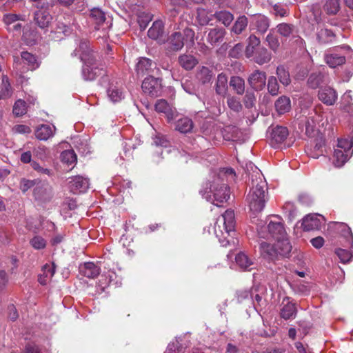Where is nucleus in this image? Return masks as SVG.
Masks as SVG:
<instances>
[{
  "mask_svg": "<svg viewBox=\"0 0 353 353\" xmlns=\"http://www.w3.org/2000/svg\"><path fill=\"white\" fill-rule=\"evenodd\" d=\"M272 219L268 220L267 225L260 226L257 230L259 236L263 239H277L286 236V232L281 217L272 216Z\"/></svg>",
  "mask_w": 353,
  "mask_h": 353,
  "instance_id": "5",
  "label": "nucleus"
},
{
  "mask_svg": "<svg viewBox=\"0 0 353 353\" xmlns=\"http://www.w3.org/2000/svg\"><path fill=\"white\" fill-rule=\"evenodd\" d=\"M250 59L259 65L269 63L272 59V54L263 46L259 48L258 51Z\"/></svg>",
  "mask_w": 353,
  "mask_h": 353,
  "instance_id": "30",
  "label": "nucleus"
},
{
  "mask_svg": "<svg viewBox=\"0 0 353 353\" xmlns=\"http://www.w3.org/2000/svg\"><path fill=\"white\" fill-rule=\"evenodd\" d=\"M352 143L347 139H339L334 152V164L336 167L343 166L352 156Z\"/></svg>",
  "mask_w": 353,
  "mask_h": 353,
  "instance_id": "7",
  "label": "nucleus"
},
{
  "mask_svg": "<svg viewBox=\"0 0 353 353\" xmlns=\"http://www.w3.org/2000/svg\"><path fill=\"white\" fill-rule=\"evenodd\" d=\"M23 63L27 65V70H34L39 67V62L37 57L27 51H23L21 54Z\"/></svg>",
  "mask_w": 353,
  "mask_h": 353,
  "instance_id": "35",
  "label": "nucleus"
},
{
  "mask_svg": "<svg viewBox=\"0 0 353 353\" xmlns=\"http://www.w3.org/2000/svg\"><path fill=\"white\" fill-rule=\"evenodd\" d=\"M212 77L213 73L212 70L205 66L199 68L196 74V79L203 84L209 83Z\"/></svg>",
  "mask_w": 353,
  "mask_h": 353,
  "instance_id": "41",
  "label": "nucleus"
},
{
  "mask_svg": "<svg viewBox=\"0 0 353 353\" xmlns=\"http://www.w3.org/2000/svg\"><path fill=\"white\" fill-rule=\"evenodd\" d=\"M248 24V18L245 15L240 16L237 18L236 21L234 22L231 31L232 32L239 34L243 30H245L246 27Z\"/></svg>",
  "mask_w": 353,
  "mask_h": 353,
  "instance_id": "43",
  "label": "nucleus"
},
{
  "mask_svg": "<svg viewBox=\"0 0 353 353\" xmlns=\"http://www.w3.org/2000/svg\"><path fill=\"white\" fill-rule=\"evenodd\" d=\"M163 33V23L161 21H156L150 28L148 35L152 39H157L162 36Z\"/></svg>",
  "mask_w": 353,
  "mask_h": 353,
  "instance_id": "40",
  "label": "nucleus"
},
{
  "mask_svg": "<svg viewBox=\"0 0 353 353\" xmlns=\"http://www.w3.org/2000/svg\"><path fill=\"white\" fill-rule=\"evenodd\" d=\"M230 85L235 90L236 94H243L245 91V81L239 77H232L230 81Z\"/></svg>",
  "mask_w": 353,
  "mask_h": 353,
  "instance_id": "45",
  "label": "nucleus"
},
{
  "mask_svg": "<svg viewBox=\"0 0 353 353\" xmlns=\"http://www.w3.org/2000/svg\"><path fill=\"white\" fill-rule=\"evenodd\" d=\"M270 25V19L263 14H254L252 17L250 27L260 34L267 32Z\"/></svg>",
  "mask_w": 353,
  "mask_h": 353,
  "instance_id": "13",
  "label": "nucleus"
},
{
  "mask_svg": "<svg viewBox=\"0 0 353 353\" xmlns=\"http://www.w3.org/2000/svg\"><path fill=\"white\" fill-rule=\"evenodd\" d=\"M319 99L327 105H332L337 100L338 95L336 92L330 87L321 88L319 91Z\"/></svg>",
  "mask_w": 353,
  "mask_h": 353,
  "instance_id": "18",
  "label": "nucleus"
},
{
  "mask_svg": "<svg viewBox=\"0 0 353 353\" xmlns=\"http://www.w3.org/2000/svg\"><path fill=\"white\" fill-rule=\"evenodd\" d=\"M13 131L19 134H29L31 132V130L28 125L22 124L15 125L13 128Z\"/></svg>",
  "mask_w": 353,
  "mask_h": 353,
  "instance_id": "64",
  "label": "nucleus"
},
{
  "mask_svg": "<svg viewBox=\"0 0 353 353\" xmlns=\"http://www.w3.org/2000/svg\"><path fill=\"white\" fill-rule=\"evenodd\" d=\"M156 68V64L145 57H142L139 59L136 65V71L137 75L144 76L145 74H149L153 72V69Z\"/></svg>",
  "mask_w": 353,
  "mask_h": 353,
  "instance_id": "20",
  "label": "nucleus"
},
{
  "mask_svg": "<svg viewBox=\"0 0 353 353\" xmlns=\"http://www.w3.org/2000/svg\"><path fill=\"white\" fill-rule=\"evenodd\" d=\"M261 255L266 259L273 261L279 257L275 245H270L266 242L260 244Z\"/></svg>",
  "mask_w": 353,
  "mask_h": 353,
  "instance_id": "31",
  "label": "nucleus"
},
{
  "mask_svg": "<svg viewBox=\"0 0 353 353\" xmlns=\"http://www.w3.org/2000/svg\"><path fill=\"white\" fill-rule=\"evenodd\" d=\"M26 103L22 99L17 100L13 106V114L17 117L22 116L26 113Z\"/></svg>",
  "mask_w": 353,
  "mask_h": 353,
  "instance_id": "51",
  "label": "nucleus"
},
{
  "mask_svg": "<svg viewBox=\"0 0 353 353\" xmlns=\"http://www.w3.org/2000/svg\"><path fill=\"white\" fill-rule=\"evenodd\" d=\"M154 108L157 112L164 114L168 122L172 121L177 115L176 109L165 99L157 100Z\"/></svg>",
  "mask_w": 353,
  "mask_h": 353,
  "instance_id": "12",
  "label": "nucleus"
},
{
  "mask_svg": "<svg viewBox=\"0 0 353 353\" xmlns=\"http://www.w3.org/2000/svg\"><path fill=\"white\" fill-rule=\"evenodd\" d=\"M213 17L217 20V21L221 23L225 26L230 25L232 21L234 20L233 14L228 10H219L216 12Z\"/></svg>",
  "mask_w": 353,
  "mask_h": 353,
  "instance_id": "39",
  "label": "nucleus"
},
{
  "mask_svg": "<svg viewBox=\"0 0 353 353\" xmlns=\"http://www.w3.org/2000/svg\"><path fill=\"white\" fill-rule=\"evenodd\" d=\"M37 182V181L34 180H28L26 179H22L20 181V189L23 192H26L31 188H34Z\"/></svg>",
  "mask_w": 353,
  "mask_h": 353,
  "instance_id": "59",
  "label": "nucleus"
},
{
  "mask_svg": "<svg viewBox=\"0 0 353 353\" xmlns=\"http://www.w3.org/2000/svg\"><path fill=\"white\" fill-rule=\"evenodd\" d=\"M274 106L279 114H285L291 109L290 99L286 96H281L275 101Z\"/></svg>",
  "mask_w": 353,
  "mask_h": 353,
  "instance_id": "36",
  "label": "nucleus"
},
{
  "mask_svg": "<svg viewBox=\"0 0 353 353\" xmlns=\"http://www.w3.org/2000/svg\"><path fill=\"white\" fill-rule=\"evenodd\" d=\"M234 213L230 210H226L214 223V232L222 246L225 247L230 243L228 236L234 231Z\"/></svg>",
  "mask_w": 353,
  "mask_h": 353,
  "instance_id": "3",
  "label": "nucleus"
},
{
  "mask_svg": "<svg viewBox=\"0 0 353 353\" xmlns=\"http://www.w3.org/2000/svg\"><path fill=\"white\" fill-rule=\"evenodd\" d=\"M282 304L283 305L281 309V316L285 320L294 318L297 312L295 303H292L289 297H285Z\"/></svg>",
  "mask_w": 353,
  "mask_h": 353,
  "instance_id": "21",
  "label": "nucleus"
},
{
  "mask_svg": "<svg viewBox=\"0 0 353 353\" xmlns=\"http://www.w3.org/2000/svg\"><path fill=\"white\" fill-rule=\"evenodd\" d=\"M226 31L223 28H214L210 30L207 35V41L214 46L223 41Z\"/></svg>",
  "mask_w": 353,
  "mask_h": 353,
  "instance_id": "24",
  "label": "nucleus"
},
{
  "mask_svg": "<svg viewBox=\"0 0 353 353\" xmlns=\"http://www.w3.org/2000/svg\"><path fill=\"white\" fill-rule=\"evenodd\" d=\"M237 265L242 269L251 270L253 268L254 263L252 259L243 252L238 254L235 257Z\"/></svg>",
  "mask_w": 353,
  "mask_h": 353,
  "instance_id": "38",
  "label": "nucleus"
},
{
  "mask_svg": "<svg viewBox=\"0 0 353 353\" xmlns=\"http://www.w3.org/2000/svg\"><path fill=\"white\" fill-rule=\"evenodd\" d=\"M55 272V265L54 263H47L42 268V274L39 276L38 281L41 285H46L49 281L51 280L52 277Z\"/></svg>",
  "mask_w": 353,
  "mask_h": 353,
  "instance_id": "32",
  "label": "nucleus"
},
{
  "mask_svg": "<svg viewBox=\"0 0 353 353\" xmlns=\"http://www.w3.org/2000/svg\"><path fill=\"white\" fill-rule=\"evenodd\" d=\"M267 87L268 92L271 95L275 96L279 94V85L275 77H269Z\"/></svg>",
  "mask_w": 353,
  "mask_h": 353,
  "instance_id": "52",
  "label": "nucleus"
},
{
  "mask_svg": "<svg viewBox=\"0 0 353 353\" xmlns=\"http://www.w3.org/2000/svg\"><path fill=\"white\" fill-rule=\"evenodd\" d=\"M90 18L94 25L95 30H100L104 32L103 36H105L106 30L109 28V25L105 22V13L98 8H94L91 9Z\"/></svg>",
  "mask_w": 353,
  "mask_h": 353,
  "instance_id": "10",
  "label": "nucleus"
},
{
  "mask_svg": "<svg viewBox=\"0 0 353 353\" xmlns=\"http://www.w3.org/2000/svg\"><path fill=\"white\" fill-rule=\"evenodd\" d=\"M194 127L193 121L191 119L187 117H182L178 119L175 123L176 130L181 133H188L191 132Z\"/></svg>",
  "mask_w": 353,
  "mask_h": 353,
  "instance_id": "34",
  "label": "nucleus"
},
{
  "mask_svg": "<svg viewBox=\"0 0 353 353\" xmlns=\"http://www.w3.org/2000/svg\"><path fill=\"white\" fill-rule=\"evenodd\" d=\"M325 61L330 67L334 68L345 63V57L343 54H339L335 52H330L325 55Z\"/></svg>",
  "mask_w": 353,
  "mask_h": 353,
  "instance_id": "33",
  "label": "nucleus"
},
{
  "mask_svg": "<svg viewBox=\"0 0 353 353\" xmlns=\"http://www.w3.org/2000/svg\"><path fill=\"white\" fill-rule=\"evenodd\" d=\"M164 353H185V350L176 341L170 343Z\"/></svg>",
  "mask_w": 353,
  "mask_h": 353,
  "instance_id": "58",
  "label": "nucleus"
},
{
  "mask_svg": "<svg viewBox=\"0 0 353 353\" xmlns=\"http://www.w3.org/2000/svg\"><path fill=\"white\" fill-rule=\"evenodd\" d=\"M52 19V17L47 10H39L34 14V21L41 29L48 28Z\"/></svg>",
  "mask_w": 353,
  "mask_h": 353,
  "instance_id": "19",
  "label": "nucleus"
},
{
  "mask_svg": "<svg viewBox=\"0 0 353 353\" xmlns=\"http://www.w3.org/2000/svg\"><path fill=\"white\" fill-rule=\"evenodd\" d=\"M323 82V75L321 73L312 74L308 80L309 86L313 89L316 88Z\"/></svg>",
  "mask_w": 353,
  "mask_h": 353,
  "instance_id": "54",
  "label": "nucleus"
},
{
  "mask_svg": "<svg viewBox=\"0 0 353 353\" xmlns=\"http://www.w3.org/2000/svg\"><path fill=\"white\" fill-rule=\"evenodd\" d=\"M31 166L35 171L41 174H46L48 176L51 174V170L48 168H43L36 161H32L31 163Z\"/></svg>",
  "mask_w": 353,
  "mask_h": 353,
  "instance_id": "62",
  "label": "nucleus"
},
{
  "mask_svg": "<svg viewBox=\"0 0 353 353\" xmlns=\"http://www.w3.org/2000/svg\"><path fill=\"white\" fill-rule=\"evenodd\" d=\"M276 242L274 243L279 256H286L290 254L292 250V245L287 238V235L282 238L275 239Z\"/></svg>",
  "mask_w": 353,
  "mask_h": 353,
  "instance_id": "29",
  "label": "nucleus"
},
{
  "mask_svg": "<svg viewBox=\"0 0 353 353\" xmlns=\"http://www.w3.org/2000/svg\"><path fill=\"white\" fill-rule=\"evenodd\" d=\"M61 161L68 165L77 161V155L73 150H65L61 154Z\"/></svg>",
  "mask_w": 353,
  "mask_h": 353,
  "instance_id": "53",
  "label": "nucleus"
},
{
  "mask_svg": "<svg viewBox=\"0 0 353 353\" xmlns=\"http://www.w3.org/2000/svg\"><path fill=\"white\" fill-rule=\"evenodd\" d=\"M71 56L78 57L84 63L82 76L85 80L93 81L102 74L103 66L95 52L90 48L88 40H81L78 46L71 53Z\"/></svg>",
  "mask_w": 353,
  "mask_h": 353,
  "instance_id": "1",
  "label": "nucleus"
},
{
  "mask_svg": "<svg viewBox=\"0 0 353 353\" xmlns=\"http://www.w3.org/2000/svg\"><path fill=\"white\" fill-rule=\"evenodd\" d=\"M227 103L229 108L235 112H239L242 109L240 101L234 97H228Z\"/></svg>",
  "mask_w": 353,
  "mask_h": 353,
  "instance_id": "60",
  "label": "nucleus"
},
{
  "mask_svg": "<svg viewBox=\"0 0 353 353\" xmlns=\"http://www.w3.org/2000/svg\"><path fill=\"white\" fill-rule=\"evenodd\" d=\"M340 9V0H327L323 10L327 14H336Z\"/></svg>",
  "mask_w": 353,
  "mask_h": 353,
  "instance_id": "46",
  "label": "nucleus"
},
{
  "mask_svg": "<svg viewBox=\"0 0 353 353\" xmlns=\"http://www.w3.org/2000/svg\"><path fill=\"white\" fill-rule=\"evenodd\" d=\"M276 75L280 81V82L285 86H287L290 84L291 79L290 77V73L283 65H279L276 68Z\"/></svg>",
  "mask_w": 353,
  "mask_h": 353,
  "instance_id": "44",
  "label": "nucleus"
},
{
  "mask_svg": "<svg viewBox=\"0 0 353 353\" xmlns=\"http://www.w3.org/2000/svg\"><path fill=\"white\" fill-rule=\"evenodd\" d=\"M33 195L36 200H49L52 197V188L47 183L38 181L34 188Z\"/></svg>",
  "mask_w": 353,
  "mask_h": 353,
  "instance_id": "16",
  "label": "nucleus"
},
{
  "mask_svg": "<svg viewBox=\"0 0 353 353\" xmlns=\"http://www.w3.org/2000/svg\"><path fill=\"white\" fill-rule=\"evenodd\" d=\"M107 94L113 103L119 102L124 98L123 90L116 85H110L107 90Z\"/></svg>",
  "mask_w": 353,
  "mask_h": 353,
  "instance_id": "42",
  "label": "nucleus"
},
{
  "mask_svg": "<svg viewBox=\"0 0 353 353\" xmlns=\"http://www.w3.org/2000/svg\"><path fill=\"white\" fill-rule=\"evenodd\" d=\"M80 272L90 279H94L100 274V268L92 262H87L79 268Z\"/></svg>",
  "mask_w": 353,
  "mask_h": 353,
  "instance_id": "26",
  "label": "nucleus"
},
{
  "mask_svg": "<svg viewBox=\"0 0 353 353\" xmlns=\"http://www.w3.org/2000/svg\"><path fill=\"white\" fill-rule=\"evenodd\" d=\"M265 41L268 46L274 52H276L280 46V43L277 36L271 32L266 36Z\"/></svg>",
  "mask_w": 353,
  "mask_h": 353,
  "instance_id": "50",
  "label": "nucleus"
},
{
  "mask_svg": "<svg viewBox=\"0 0 353 353\" xmlns=\"http://www.w3.org/2000/svg\"><path fill=\"white\" fill-rule=\"evenodd\" d=\"M266 79L267 76L265 72L256 70L250 74L248 82L254 90L261 91L265 86Z\"/></svg>",
  "mask_w": 353,
  "mask_h": 353,
  "instance_id": "11",
  "label": "nucleus"
},
{
  "mask_svg": "<svg viewBox=\"0 0 353 353\" xmlns=\"http://www.w3.org/2000/svg\"><path fill=\"white\" fill-rule=\"evenodd\" d=\"M179 65L185 70H192L199 63L198 59L190 54H183L178 57Z\"/></svg>",
  "mask_w": 353,
  "mask_h": 353,
  "instance_id": "28",
  "label": "nucleus"
},
{
  "mask_svg": "<svg viewBox=\"0 0 353 353\" xmlns=\"http://www.w3.org/2000/svg\"><path fill=\"white\" fill-rule=\"evenodd\" d=\"M141 88L145 93L151 96H157L161 90V82L158 78L150 75L143 80Z\"/></svg>",
  "mask_w": 353,
  "mask_h": 353,
  "instance_id": "15",
  "label": "nucleus"
},
{
  "mask_svg": "<svg viewBox=\"0 0 353 353\" xmlns=\"http://www.w3.org/2000/svg\"><path fill=\"white\" fill-rule=\"evenodd\" d=\"M30 243L36 250L44 249L46 246V241L40 236H34Z\"/></svg>",
  "mask_w": 353,
  "mask_h": 353,
  "instance_id": "56",
  "label": "nucleus"
},
{
  "mask_svg": "<svg viewBox=\"0 0 353 353\" xmlns=\"http://www.w3.org/2000/svg\"><path fill=\"white\" fill-rule=\"evenodd\" d=\"M18 21H25V17L22 15L12 13L8 14L3 17V21L8 27Z\"/></svg>",
  "mask_w": 353,
  "mask_h": 353,
  "instance_id": "55",
  "label": "nucleus"
},
{
  "mask_svg": "<svg viewBox=\"0 0 353 353\" xmlns=\"http://www.w3.org/2000/svg\"><path fill=\"white\" fill-rule=\"evenodd\" d=\"M243 50V45L242 43L236 44L229 52V55L231 57L238 58L241 55Z\"/></svg>",
  "mask_w": 353,
  "mask_h": 353,
  "instance_id": "61",
  "label": "nucleus"
},
{
  "mask_svg": "<svg viewBox=\"0 0 353 353\" xmlns=\"http://www.w3.org/2000/svg\"><path fill=\"white\" fill-rule=\"evenodd\" d=\"M68 186L74 194L85 192L89 188V181L81 176H75L68 179Z\"/></svg>",
  "mask_w": 353,
  "mask_h": 353,
  "instance_id": "14",
  "label": "nucleus"
},
{
  "mask_svg": "<svg viewBox=\"0 0 353 353\" xmlns=\"http://www.w3.org/2000/svg\"><path fill=\"white\" fill-rule=\"evenodd\" d=\"M55 130L56 128L54 125L42 124L36 129L35 136L39 140L46 141L54 135Z\"/></svg>",
  "mask_w": 353,
  "mask_h": 353,
  "instance_id": "27",
  "label": "nucleus"
},
{
  "mask_svg": "<svg viewBox=\"0 0 353 353\" xmlns=\"http://www.w3.org/2000/svg\"><path fill=\"white\" fill-rule=\"evenodd\" d=\"M12 88L7 77H3L0 85V99H6L12 95Z\"/></svg>",
  "mask_w": 353,
  "mask_h": 353,
  "instance_id": "47",
  "label": "nucleus"
},
{
  "mask_svg": "<svg viewBox=\"0 0 353 353\" xmlns=\"http://www.w3.org/2000/svg\"><path fill=\"white\" fill-rule=\"evenodd\" d=\"M343 228V230L345 234H347L348 243L352 245V234L350 232V228H347L346 225H341ZM352 247L349 249H343V248H336L335 250V254L338 256L340 262L342 263H348L352 261L353 257V251L352 250Z\"/></svg>",
  "mask_w": 353,
  "mask_h": 353,
  "instance_id": "9",
  "label": "nucleus"
},
{
  "mask_svg": "<svg viewBox=\"0 0 353 353\" xmlns=\"http://www.w3.org/2000/svg\"><path fill=\"white\" fill-rule=\"evenodd\" d=\"M270 12L275 17H284L288 14L286 7L279 4H275L272 6Z\"/></svg>",
  "mask_w": 353,
  "mask_h": 353,
  "instance_id": "57",
  "label": "nucleus"
},
{
  "mask_svg": "<svg viewBox=\"0 0 353 353\" xmlns=\"http://www.w3.org/2000/svg\"><path fill=\"white\" fill-rule=\"evenodd\" d=\"M202 196L208 201H211L216 206H221V203L228 201L230 197V190L225 183L216 185L206 183L205 189L200 191Z\"/></svg>",
  "mask_w": 353,
  "mask_h": 353,
  "instance_id": "4",
  "label": "nucleus"
},
{
  "mask_svg": "<svg viewBox=\"0 0 353 353\" xmlns=\"http://www.w3.org/2000/svg\"><path fill=\"white\" fill-rule=\"evenodd\" d=\"M194 32L190 28H185L182 34L180 32L172 33L166 41V50L169 52H177L184 46V41L194 43Z\"/></svg>",
  "mask_w": 353,
  "mask_h": 353,
  "instance_id": "6",
  "label": "nucleus"
},
{
  "mask_svg": "<svg viewBox=\"0 0 353 353\" xmlns=\"http://www.w3.org/2000/svg\"><path fill=\"white\" fill-rule=\"evenodd\" d=\"M322 222L323 216L318 214H310L303 219L301 226L305 231L319 230Z\"/></svg>",
  "mask_w": 353,
  "mask_h": 353,
  "instance_id": "17",
  "label": "nucleus"
},
{
  "mask_svg": "<svg viewBox=\"0 0 353 353\" xmlns=\"http://www.w3.org/2000/svg\"><path fill=\"white\" fill-rule=\"evenodd\" d=\"M46 148L43 145H39L37 148H34L33 152L34 154L40 159H44L46 156Z\"/></svg>",
  "mask_w": 353,
  "mask_h": 353,
  "instance_id": "63",
  "label": "nucleus"
},
{
  "mask_svg": "<svg viewBox=\"0 0 353 353\" xmlns=\"http://www.w3.org/2000/svg\"><path fill=\"white\" fill-rule=\"evenodd\" d=\"M261 41L255 34H251L247 39L245 55L247 58L252 57L261 48Z\"/></svg>",
  "mask_w": 353,
  "mask_h": 353,
  "instance_id": "23",
  "label": "nucleus"
},
{
  "mask_svg": "<svg viewBox=\"0 0 353 353\" xmlns=\"http://www.w3.org/2000/svg\"><path fill=\"white\" fill-rule=\"evenodd\" d=\"M316 41L320 45H325L332 43L335 41V33L327 28H321L316 34Z\"/></svg>",
  "mask_w": 353,
  "mask_h": 353,
  "instance_id": "25",
  "label": "nucleus"
},
{
  "mask_svg": "<svg viewBox=\"0 0 353 353\" xmlns=\"http://www.w3.org/2000/svg\"><path fill=\"white\" fill-rule=\"evenodd\" d=\"M213 14H210L205 9H198L196 20L199 25L206 26L212 20Z\"/></svg>",
  "mask_w": 353,
  "mask_h": 353,
  "instance_id": "48",
  "label": "nucleus"
},
{
  "mask_svg": "<svg viewBox=\"0 0 353 353\" xmlns=\"http://www.w3.org/2000/svg\"><path fill=\"white\" fill-rule=\"evenodd\" d=\"M289 134L287 128L277 125L272 129L270 139L272 144H279L283 142Z\"/></svg>",
  "mask_w": 353,
  "mask_h": 353,
  "instance_id": "22",
  "label": "nucleus"
},
{
  "mask_svg": "<svg viewBox=\"0 0 353 353\" xmlns=\"http://www.w3.org/2000/svg\"><path fill=\"white\" fill-rule=\"evenodd\" d=\"M277 32L283 37L291 38L301 48L305 46V41L299 35L298 28L292 23H281L276 26Z\"/></svg>",
  "mask_w": 353,
  "mask_h": 353,
  "instance_id": "8",
  "label": "nucleus"
},
{
  "mask_svg": "<svg viewBox=\"0 0 353 353\" xmlns=\"http://www.w3.org/2000/svg\"><path fill=\"white\" fill-rule=\"evenodd\" d=\"M319 117L320 116L317 114L315 110H313L312 112L310 113L309 117L305 121L307 132L310 130H313L316 123L319 121Z\"/></svg>",
  "mask_w": 353,
  "mask_h": 353,
  "instance_id": "49",
  "label": "nucleus"
},
{
  "mask_svg": "<svg viewBox=\"0 0 353 353\" xmlns=\"http://www.w3.org/2000/svg\"><path fill=\"white\" fill-rule=\"evenodd\" d=\"M247 168L250 167L252 170L251 176V189L247 196V201L250 210L254 214L261 212L266 203L267 197V183L261 172L250 162L246 165Z\"/></svg>",
  "mask_w": 353,
  "mask_h": 353,
  "instance_id": "2",
  "label": "nucleus"
},
{
  "mask_svg": "<svg viewBox=\"0 0 353 353\" xmlns=\"http://www.w3.org/2000/svg\"><path fill=\"white\" fill-rule=\"evenodd\" d=\"M215 90L217 94L224 97L228 91V77L221 73L217 77L215 86Z\"/></svg>",
  "mask_w": 353,
  "mask_h": 353,
  "instance_id": "37",
  "label": "nucleus"
}]
</instances>
